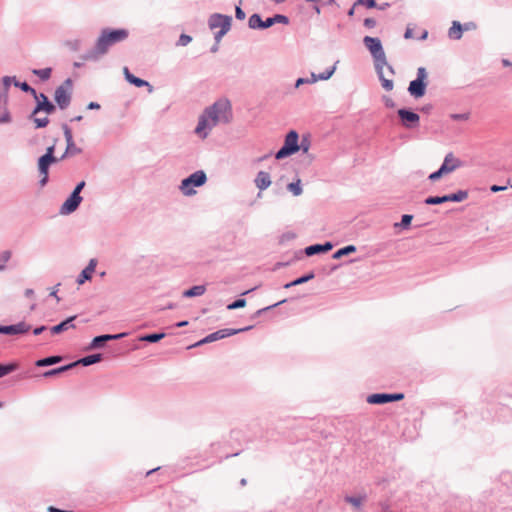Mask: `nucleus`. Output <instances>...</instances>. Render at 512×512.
I'll return each instance as SVG.
<instances>
[{
  "mask_svg": "<svg viewBox=\"0 0 512 512\" xmlns=\"http://www.w3.org/2000/svg\"><path fill=\"white\" fill-rule=\"evenodd\" d=\"M232 119L231 102L227 98H220L203 110L194 132L201 139H206L213 128L221 124H229Z\"/></svg>",
  "mask_w": 512,
  "mask_h": 512,
  "instance_id": "1",
  "label": "nucleus"
},
{
  "mask_svg": "<svg viewBox=\"0 0 512 512\" xmlns=\"http://www.w3.org/2000/svg\"><path fill=\"white\" fill-rule=\"evenodd\" d=\"M129 37V30L125 28H103L92 49L82 55L84 61H99L110 50V48L118 43L124 42Z\"/></svg>",
  "mask_w": 512,
  "mask_h": 512,
  "instance_id": "2",
  "label": "nucleus"
},
{
  "mask_svg": "<svg viewBox=\"0 0 512 512\" xmlns=\"http://www.w3.org/2000/svg\"><path fill=\"white\" fill-rule=\"evenodd\" d=\"M363 43H364L365 47L371 53V56L373 57L374 64H375V70L377 72L379 80L381 81L382 87L386 91H391L394 87L393 80L386 79L384 77L383 70H384V67L386 66L392 75L395 72H394L393 67L387 63L386 54H385V51L383 49L380 39L377 37L365 36L363 39Z\"/></svg>",
  "mask_w": 512,
  "mask_h": 512,
  "instance_id": "3",
  "label": "nucleus"
},
{
  "mask_svg": "<svg viewBox=\"0 0 512 512\" xmlns=\"http://www.w3.org/2000/svg\"><path fill=\"white\" fill-rule=\"evenodd\" d=\"M207 181L206 173L203 170H198L192 173L187 178L181 181L180 190L185 196H192L196 194L193 187H200Z\"/></svg>",
  "mask_w": 512,
  "mask_h": 512,
  "instance_id": "4",
  "label": "nucleus"
},
{
  "mask_svg": "<svg viewBox=\"0 0 512 512\" xmlns=\"http://www.w3.org/2000/svg\"><path fill=\"white\" fill-rule=\"evenodd\" d=\"M299 150V135L295 130H291L285 137L284 145L276 152L275 158L280 160L298 152Z\"/></svg>",
  "mask_w": 512,
  "mask_h": 512,
  "instance_id": "5",
  "label": "nucleus"
},
{
  "mask_svg": "<svg viewBox=\"0 0 512 512\" xmlns=\"http://www.w3.org/2000/svg\"><path fill=\"white\" fill-rule=\"evenodd\" d=\"M427 72L424 67H419L417 69V77L415 80H412L408 86V92L411 96L418 99L425 95L426 86H427Z\"/></svg>",
  "mask_w": 512,
  "mask_h": 512,
  "instance_id": "6",
  "label": "nucleus"
},
{
  "mask_svg": "<svg viewBox=\"0 0 512 512\" xmlns=\"http://www.w3.org/2000/svg\"><path fill=\"white\" fill-rule=\"evenodd\" d=\"M72 81L66 79L59 87L56 88L54 93V99L60 109H66L71 102L72 96Z\"/></svg>",
  "mask_w": 512,
  "mask_h": 512,
  "instance_id": "7",
  "label": "nucleus"
},
{
  "mask_svg": "<svg viewBox=\"0 0 512 512\" xmlns=\"http://www.w3.org/2000/svg\"><path fill=\"white\" fill-rule=\"evenodd\" d=\"M468 198V192L466 190H458L455 193L444 195V196H430L425 199L427 205H438L452 202H462Z\"/></svg>",
  "mask_w": 512,
  "mask_h": 512,
  "instance_id": "8",
  "label": "nucleus"
},
{
  "mask_svg": "<svg viewBox=\"0 0 512 512\" xmlns=\"http://www.w3.org/2000/svg\"><path fill=\"white\" fill-rule=\"evenodd\" d=\"M251 328H252V326H248V327H244V328H240V329H229V328L221 329V330H218L216 332H213V333L207 335L205 338H203L202 340L197 342L194 346H200L205 343H210V342H213L216 340H220L225 337L232 336V335L238 334L240 332L250 330Z\"/></svg>",
  "mask_w": 512,
  "mask_h": 512,
  "instance_id": "9",
  "label": "nucleus"
},
{
  "mask_svg": "<svg viewBox=\"0 0 512 512\" xmlns=\"http://www.w3.org/2000/svg\"><path fill=\"white\" fill-rule=\"evenodd\" d=\"M232 24V17L229 15H224L220 13H214L210 15L208 19V26L211 30H215L217 28L220 29H230Z\"/></svg>",
  "mask_w": 512,
  "mask_h": 512,
  "instance_id": "10",
  "label": "nucleus"
},
{
  "mask_svg": "<svg viewBox=\"0 0 512 512\" xmlns=\"http://www.w3.org/2000/svg\"><path fill=\"white\" fill-rule=\"evenodd\" d=\"M404 398V394L402 393H375L371 394L367 397V402L369 404H385L389 402L400 401Z\"/></svg>",
  "mask_w": 512,
  "mask_h": 512,
  "instance_id": "11",
  "label": "nucleus"
},
{
  "mask_svg": "<svg viewBox=\"0 0 512 512\" xmlns=\"http://www.w3.org/2000/svg\"><path fill=\"white\" fill-rule=\"evenodd\" d=\"M33 97L36 99L37 105L32 111V116H35L40 111H44L47 114H52L55 111V105L49 101L48 97L45 94L36 93V96Z\"/></svg>",
  "mask_w": 512,
  "mask_h": 512,
  "instance_id": "12",
  "label": "nucleus"
},
{
  "mask_svg": "<svg viewBox=\"0 0 512 512\" xmlns=\"http://www.w3.org/2000/svg\"><path fill=\"white\" fill-rule=\"evenodd\" d=\"M82 202V197L77 195L76 193H71V195L66 199V201L60 207V214L68 215L74 212Z\"/></svg>",
  "mask_w": 512,
  "mask_h": 512,
  "instance_id": "13",
  "label": "nucleus"
},
{
  "mask_svg": "<svg viewBox=\"0 0 512 512\" xmlns=\"http://www.w3.org/2000/svg\"><path fill=\"white\" fill-rule=\"evenodd\" d=\"M398 116L406 128L416 127L420 120V117L417 113L404 108L398 110Z\"/></svg>",
  "mask_w": 512,
  "mask_h": 512,
  "instance_id": "14",
  "label": "nucleus"
},
{
  "mask_svg": "<svg viewBox=\"0 0 512 512\" xmlns=\"http://www.w3.org/2000/svg\"><path fill=\"white\" fill-rule=\"evenodd\" d=\"M30 325H28L26 322H19L17 324L13 325H7L3 326L0 325V333L6 334V335H17V334H24L30 330Z\"/></svg>",
  "mask_w": 512,
  "mask_h": 512,
  "instance_id": "15",
  "label": "nucleus"
},
{
  "mask_svg": "<svg viewBox=\"0 0 512 512\" xmlns=\"http://www.w3.org/2000/svg\"><path fill=\"white\" fill-rule=\"evenodd\" d=\"M55 162L56 161L48 158V156H43V155L38 159V170H39V173H40V176H41L39 184L41 186H45L46 185V183L48 181L49 166L52 163H55Z\"/></svg>",
  "mask_w": 512,
  "mask_h": 512,
  "instance_id": "16",
  "label": "nucleus"
},
{
  "mask_svg": "<svg viewBox=\"0 0 512 512\" xmlns=\"http://www.w3.org/2000/svg\"><path fill=\"white\" fill-rule=\"evenodd\" d=\"M462 166V162L454 156L452 152L448 153L440 168L443 170L445 174H449L454 172L456 169Z\"/></svg>",
  "mask_w": 512,
  "mask_h": 512,
  "instance_id": "17",
  "label": "nucleus"
},
{
  "mask_svg": "<svg viewBox=\"0 0 512 512\" xmlns=\"http://www.w3.org/2000/svg\"><path fill=\"white\" fill-rule=\"evenodd\" d=\"M125 336H127V333H119V334H104V335H100V336H96L95 338H93L92 342L90 343V346L89 348L90 349H97V348H100L103 346V344L107 341H110V340H118V339H122L124 338Z\"/></svg>",
  "mask_w": 512,
  "mask_h": 512,
  "instance_id": "18",
  "label": "nucleus"
},
{
  "mask_svg": "<svg viewBox=\"0 0 512 512\" xmlns=\"http://www.w3.org/2000/svg\"><path fill=\"white\" fill-rule=\"evenodd\" d=\"M271 22L270 17L262 20L261 16L255 13L249 17L248 26L250 29H267L272 26Z\"/></svg>",
  "mask_w": 512,
  "mask_h": 512,
  "instance_id": "19",
  "label": "nucleus"
},
{
  "mask_svg": "<svg viewBox=\"0 0 512 512\" xmlns=\"http://www.w3.org/2000/svg\"><path fill=\"white\" fill-rule=\"evenodd\" d=\"M123 73H124L125 79L130 84H133L136 87H144V86H146V87H148V92L149 93L153 92V86L149 82L134 76L132 73H130V71H129V69L127 67H124Z\"/></svg>",
  "mask_w": 512,
  "mask_h": 512,
  "instance_id": "20",
  "label": "nucleus"
},
{
  "mask_svg": "<svg viewBox=\"0 0 512 512\" xmlns=\"http://www.w3.org/2000/svg\"><path fill=\"white\" fill-rule=\"evenodd\" d=\"M96 265H97V260L96 259H90L88 265L82 270V272L78 276L77 283L79 285H81L85 281L91 279L92 274L95 271Z\"/></svg>",
  "mask_w": 512,
  "mask_h": 512,
  "instance_id": "21",
  "label": "nucleus"
},
{
  "mask_svg": "<svg viewBox=\"0 0 512 512\" xmlns=\"http://www.w3.org/2000/svg\"><path fill=\"white\" fill-rule=\"evenodd\" d=\"M76 319V316L68 317L66 320L62 321L61 323L52 326L50 328V333L52 335L60 334L62 332L68 331L69 329H73L75 325L73 324L74 320Z\"/></svg>",
  "mask_w": 512,
  "mask_h": 512,
  "instance_id": "22",
  "label": "nucleus"
},
{
  "mask_svg": "<svg viewBox=\"0 0 512 512\" xmlns=\"http://www.w3.org/2000/svg\"><path fill=\"white\" fill-rule=\"evenodd\" d=\"M15 77L4 76L2 78V89L0 90V106H5L8 100V90L14 84Z\"/></svg>",
  "mask_w": 512,
  "mask_h": 512,
  "instance_id": "23",
  "label": "nucleus"
},
{
  "mask_svg": "<svg viewBox=\"0 0 512 512\" xmlns=\"http://www.w3.org/2000/svg\"><path fill=\"white\" fill-rule=\"evenodd\" d=\"M256 187L260 190H266L271 185V177L268 172L259 171L254 180Z\"/></svg>",
  "mask_w": 512,
  "mask_h": 512,
  "instance_id": "24",
  "label": "nucleus"
},
{
  "mask_svg": "<svg viewBox=\"0 0 512 512\" xmlns=\"http://www.w3.org/2000/svg\"><path fill=\"white\" fill-rule=\"evenodd\" d=\"M332 248H333V245H332L331 242H326L324 244L310 245V246L305 248V254L307 256H313V255L318 254V253L328 252Z\"/></svg>",
  "mask_w": 512,
  "mask_h": 512,
  "instance_id": "25",
  "label": "nucleus"
},
{
  "mask_svg": "<svg viewBox=\"0 0 512 512\" xmlns=\"http://www.w3.org/2000/svg\"><path fill=\"white\" fill-rule=\"evenodd\" d=\"M101 360H102L101 354H91V355L85 356V357L73 362L72 364H75V367L78 366L79 364H81L83 366H90L92 364L100 362Z\"/></svg>",
  "mask_w": 512,
  "mask_h": 512,
  "instance_id": "26",
  "label": "nucleus"
},
{
  "mask_svg": "<svg viewBox=\"0 0 512 512\" xmlns=\"http://www.w3.org/2000/svg\"><path fill=\"white\" fill-rule=\"evenodd\" d=\"M463 34V27L459 21H453L451 27L448 30V36L450 39L459 40Z\"/></svg>",
  "mask_w": 512,
  "mask_h": 512,
  "instance_id": "27",
  "label": "nucleus"
},
{
  "mask_svg": "<svg viewBox=\"0 0 512 512\" xmlns=\"http://www.w3.org/2000/svg\"><path fill=\"white\" fill-rule=\"evenodd\" d=\"M206 287L204 285H196L183 292V297H196L201 296L205 293Z\"/></svg>",
  "mask_w": 512,
  "mask_h": 512,
  "instance_id": "28",
  "label": "nucleus"
},
{
  "mask_svg": "<svg viewBox=\"0 0 512 512\" xmlns=\"http://www.w3.org/2000/svg\"><path fill=\"white\" fill-rule=\"evenodd\" d=\"M344 500L351 504L355 509H360L363 502L366 500V495L346 496Z\"/></svg>",
  "mask_w": 512,
  "mask_h": 512,
  "instance_id": "29",
  "label": "nucleus"
},
{
  "mask_svg": "<svg viewBox=\"0 0 512 512\" xmlns=\"http://www.w3.org/2000/svg\"><path fill=\"white\" fill-rule=\"evenodd\" d=\"M75 367V364H68V365H65V366H61V367H58V368H54V369H51L49 371H46L43 373V376L48 378V377H52V376H55V375H58L60 373H63L65 371H68L72 368Z\"/></svg>",
  "mask_w": 512,
  "mask_h": 512,
  "instance_id": "30",
  "label": "nucleus"
},
{
  "mask_svg": "<svg viewBox=\"0 0 512 512\" xmlns=\"http://www.w3.org/2000/svg\"><path fill=\"white\" fill-rule=\"evenodd\" d=\"M18 369V364L16 362L1 364L0 363V378L14 372Z\"/></svg>",
  "mask_w": 512,
  "mask_h": 512,
  "instance_id": "31",
  "label": "nucleus"
},
{
  "mask_svg": "<svg viewBox=\"0 0 512 512\" xmlns=\"http://www.w3.org/2000/svg\"><path fill=\"white\" fill-rule=\"evenodd\" d=\"M60 361H61L60 356H50V357H46V358L39 359L38 361H36V366H38V367L50 366V365L56 364Z\"/></svg>",
  "mask_w": 512,
  "mask_h": 512,
  "instance_id": "32",
  "label": "nucleus"
},
{
  "mask_svg": "<svg viewBox=\"0 0 512 512\" xmlns=\"http://www.w3.org/2000/svg\"><path fill=\"white\" fill-rule=\"evenodd\" d=\"M314 278V273L311 272L307 275H304L302 277H299L295 280H293L292 282H289L287 284L284 285V288H290V287H293V286H297V285H300V284H303V283H306L308 282L309 280L313 279Z\"/></svg>",
  "mask_w": 512,
  "mask_h": 512,
  "instance_id": "33",
  "label": "nucleus"
},
{
  "mask_svg": "<svg viewBox=\"0 0 512 512\" xmlns=\"http://www.w3.org/2000/svg\"><path fill=\"white\" fill-rule=\"evenodd\" d=\"M66 144H67L66 150H65L63 156L61 157L62 159L65 158L66 156H74V155L80 154L82 152V149L77 147L75 145L74 141L68 142Z\"/></svg>",
  "mask_w": 512,
  "mask_h": 512,
  "instance_id": "34",
  "label": "nucleus"
},
{
  "mask_svg": "<svg viewBox=\"0 0 512 512\" xmlns=\"http://www.w3.org/2000/svg\"><path fill=\"white\" fill-rule=\"evenodd\" d=\"M356 251V247L354 245H348V246H345L339 250H337L334 254H333V259H340L341 257L343 256H346V255H349L351 253H354Z\"/></svg>",
  "mask_w": 512,
  "mask_h": 512,
  "instance_id": "35",
  "label": "nucleus"
},
{
  "mask_svg": "<svg viewBox=\"0 0 512 512\" xmlns=\"http://www.w3.org/2000/svg\"><path fill=\"white\" fill-rule=\"evenodd\" d=\"M287 189L294 195L299 196L302 194L303 189L301 187V180L297 179L295 182H292L287 185Z\"/></svg>",
  "mask_w": 512,
  "mask_h": 512,
  "instance_id": "36",
  "label": "nucleus"
},
{
  "mask_svg": "<svg viewBox=\"0 0 512 512\" xmlns=\"http://www.w3.org/2000/svg\"><path fill=\"white\" fill-rule=\"evenodd\" d=\"M165 337V333H153L140 337V341L156 343Z\"/></svg>",
  "mask_w": 512,
  "mask_h": 512,
  "instance_id": "37",
  "label": "nucleus"
},
{
  "mask_svg": "<svg viewBox=\"0 0 512 512\" xmlns=\"http://www.w3.org/2000/svg\"><path fill=\"white\" fill-rule=\"evenodd\" d=\"M32 73L38 76L42 81H46L51 77L52 69L44 68V69H33Z\"/></svg>",
  "mask_w": 512,
  "mask_h": 512,
  "instance_id": "38",
  "label": "nucleus"
},
{
  "mask_svg": "<svg viewBox=\"0 0 512 512\" xmlns=\"http://www.w3.org/2000/svg\"><path fill=\"white\" fill-rule=\"evenodd\" d=\"M14 86L20 88L24 92L30 93L32 96H36V90L30 87L26 82H19L15 79Z\"/></svg>",
  "mask_w": 512,
  "mask_h": 512,
  "instance_id": "39",
  "label": "nucleus"
},
{
  "mask_svg": "<svg viewBox=\"0 0 512 512\" xmlns=\"http://www.w3.org/2000/svg\"><path fill=\"white\" fill-rule=\"evenodd\" d=\"M270 20L272 21L271 22L272 26L277 23H281V24H285V25H287L289 23V18L282 14H276V15L270 17Z\"/></svg>",
  "mask_w": 512,
  "mask_h": 512,
  "instance_id": "40",
  "label": "nucleus"
},
{
  "mask_svg": "<svg viewBox=\"0 0 512 512\" xmlns=\"http://www.w3.org/2000/svg\"><path fill=\"white\" fill-rule=\"evenodd\" d=\"M336 70V65L332 66L331 68H328L326 69L324 72L322 73H319V74H316L317 75V78L319 80H328L332 77V75L334 74Z\"/></svg>",
  "mask_w": 512,
  "mask_h": 512,
  "instance_id": "41",
  "label": "nucleus"
},
{
  "mask_svg": "<svg viewBox=\"0 0 512 512\" xmlns=\"http://www.w3.org/2000/svg\"><path fill=\"white\" fill-rule=\"evenodd\" d=\"M31 119L36 125V128H44L49 124V119L47 117L44 118H36L35 116L31 115Z\"/></svg>",
  "mask_w": 512,
  "mask_h": 512,
  "instance_id": "42",
  "label": "nucleus"
},
{
  "mask_svg": "<svg viewBox=\"0 0 512 512\" xmlns=\"http://www.w3.org/2000/svg\"><path fill=\"white\" fill-rule=\"evenodd\" d=\"M246 306V300L243 298L237 299L236 301L232 302L227 306L228 310H234L238 308H243Z\"/></svg>",
  "mask_w": 512,
  "mask_h": 512,
  "instance_id": "43",
  "label": "nucleus"
},
{
  "mask_svg": "<svg viewBox=\"0 0 512 512\" xmlns=\"http://www.w3.org/2000/svg\"><path fill=\"white\" fill-rule=\"evenodd\" d=\"M10 258H11V252L8 250L3 251L0 254V270H3L5 268V264L9 261Z\"/></svg>",
  "mask_w": 512,
  "mask_h": 512,
  "instance_id": "44",
  "label": "nucleus"
},
{
  "mask_svg": "<svg viewBox=\"0 0 512 512\" xmlns=\"http://www.w3.org/2000/svg\"><path fill=\"white\" fill-rule=\"evenodd\" d=\"M412 219H413L412 215L404 214L402 216L401 223L400 224L396 223L395 226L400 225L403 228H407L410 225Z\"/></svg>",
  "mask_w": 512,
  "mask_h": 512,
  "instance_id": "45",
  "label": "nucleus"
},
{
  "mask_svg": "<svg viewBox=\"0 0 512 512\" xmlns=\"http://www.w3.org/2000/svg\"><path fill=\"white\" fill-rule=\"evenodd\" d=\"M192 41V37L187 35V34H181L178 41H177V45L178 46H186L188 45L190 42Z\"/></svg>",
  "mask_w": 512,
  "mask_h": 512,
  "instance_id": "46",
  "label": "nucleus"
},
{
  "mask_svg": "<svg viewBox=\"0 0 512 512\" xmlns=\"http://www.w3.org/2000/svg\"><path fill=\"white\" fill-rule=\"evenodd\" d=\"M62 129H63V133H64V137H65L66 143L74 141L73 140V136H72V131L68 127V125L67 124H63L62 125Z\"/></svg>",
  "mask_w": 512,
  "mask_h": 512,
  "instance_id": "47",
  "label": "nucleus"
},
{
  "mask_svg": "<svg viewBox=\"0 0 512 512\" xmlns=\"http://www.w3.org/2000/svg\"><path fill=\"white\" fill-rule=\"evenodd\" d=\"M446 175L444 173V169L442 170L441 168H439L437 171L431 173L429 176H428V179L430 181H437L439 180L442 176Z\"/></svg>",
  "mask_w": 512,
  "mask_h": 512,
  "instance_id": "48",
  "label": "nucleus"
},
{
  "mask_svg": "<svg viewBox=\"0 0 512 512\" xmlns=\"http://www.w3.org/2000/svg\"><path fill=\"white\" fill-rule=\"evenodd\" d=\"M355 5H363L367 8H374L376 7V2L375 0H357Z\"/></svg>",
  "mask_w": 512,
  "mask_h": 512,
  "instance_id": "49",
  "label": "nucleus"
},
{
  "mask_svg": "<svg viewBox=\"0 0 512 512\" xmlns=\"http://www.w3.org/2000/svg\"><path fill=\"white\" fill-rule=\"evenodd\" d=\"M299 146H300V150L303 152V153H308L309 149H310V141L306 138H303L301 140V142L299 143Z\"/></svg>",
  "mask_w": 512,
  "mask_h": 512,
  "instance_id": "50",
  "label": "nucleus"
},
{
  "mask_svg": "<svg viewBox=\"0 0 512 512\" xmlns=\"http://www.w3.org/2000/svg\"><path fill=\"white\" fill-rule=\"evenodd\" d=\"M229 30L230 29H220L218 32H216L214 35L215 42L220 43L223 36L226 35Z\"/></svg>",
  "mask_w": 512,
  "mask_h": 512,
  "instance_id": "51",
  "label": "nucleus"
},
{
  "mask_svg": "<svg viewBox=\"0 0 512 512\" xmlns=\"http://www.w3.org/2000/svg\"><path fill=\"white\" fill-rule=\"evenodd\" d=\"M235 16L238 20H244L246 17L245 12L239 5L235 7Z\"/></svg>",
  "mask_w": 512,
  "mask_h": 512,
  "instance_id": "52",
  "label": "nucleus"
},
{
  "mask_svg": "<svg viewBox=\"0 0 512 512\" xmlns=\"http://www.w3.org/2000/svg\"><path fill=\"white\" fill-rule=\"evenodd\" d=\"M54 151H55V146L54 145L49 146L46 149V153L43 156H48V158H50V159H52L54 161H57V158L54 157Z\"/></svg>",
  "mask_w": 512,
  "mask_h": 512,
  "instance_id": "53",
  "label": "nucleus"
},
{
  "mask_svg": "<svg viewBox=\"0 0 512 512\" xmlns=\"http://www.w3.org/2000/svg\"><path fill=\"white\" fill-rule=\"evenodd\" d=\"M451 118L456 121H464L469 118V115L467 113L451 114Z\"/></svg>",
  "mask_w": 512,
  "mask_h": 512,
  "instance_id": "54",
  "label": "nucleus"
},
{
  "mask_svg": "<svg viewBox=\"0 0 512 512\" xmlns=\"http://www.w3.org/2000/svg\"><path fill=\"white\" fill-rule=\"evenodd\" d=\"M364 26L371 29L376 26V20L374 18H366L364 20Z\"/></svg>",
  "mask_w": 512,
  "mask_h": 512,
  "instance_id": "55",
  "label": "nucleus"
},
{
  "mask_svg": "<svg viewBox=\"0 0 512 512\" xmlns=\"http://www.w3.org/2000/svg\"><path fill=\"white\" fill-rule=\"evenodd\" d=\"M10 120H11V118H10L9 112L6 109H4L3 114L0 116V124L8 123V122H10Z\"/></svg>",
  "mask_w": 512,
  "mask_h": 512,
  "instance_id": "56",
  "label": "nucleus"
},
{
  "mask_svg": "<svg viewBox=\"0 0 512 512\" xmlns=\"http://www.w3.org/2000/svg\"><path fill=\"white\" fill-rule=\"evenodd\" d=\"M67 46L70 47L72 50H78L80 47V41L74 40V41H68Z\"/></svg>",
  "mask_w": 512,
  "mask_h": 512,
  "instance_id": "57",
  "label": "nucleus"
},
{
  "mask_svg": "<svg viewBox=\"0 0 512 512\" xmlns=\"http://www.w3.org/2000/svg\"><path fill=\"white\" fill-rule=\"evenodd\" d=\"M85 187V182L84 181H81L79 182L76 187L74 188V190L72 191V193H76L77 195H80L82 189Z\"/></svg>",
  "mask_w": 512,
  "mask_h": 512,
  "instance_id": "58",
  "label": "nucleus"
},
{
  "mask_svg": "<svg viewBox=\"0 0 512 512\" xmlns=\"http://www.w3.org/2000/svg\"><path fill=\"white\" fill-rule=\"evenodd\" d=\"M303 84H308V78H298L295 83V87L298 88Z\"/></svg>",
  "mask_w": 512,
  "mask_h": 512,
  "instance_id": "59",
  "label": "nucleus"
},
{
  "mask_svg": "<svg viewBox=\"0 0 512 512\" xmlns=\"http://www.w3.org/2000/svg\"><path fill=\"white\" fill-rule=\"evenodd\" d=\"M462 27H463V31H464V30H466V31H467V30L475 29V28H476V25H475V23H473V22H467V23H465L464 25H462Z\"/></svg>",
  "mask_w": 512,
  "mask_h": 512,
  "instance_id": "60",
  "label": "nucleus"
},
{
  "mask_svg": "<svg viewBox=\"0 0 512 512\" xmlns=\"http://www.w3.org/2000/svg\"><path fill=\"white\" fill-rule=\"evenodd\" d=\"M45 330H47V327L46 326H40V327H37L33 330V334L34 335H40L41 333H43Z\"/></svg>",
  "mask_w": 512,
  "mask_h": 512,
  "instance_id": "61",
  "label": "nucleus"
},
{
  "mask_svg": "<svg viewBox=\"0 0 512 512\" xmlns=\"http://www.w3.org/2000/svg\"><path fill=\"white\" fill-rule=\"evenodd\" d=\"M506 189L505 186H498V185H493L491 186L490 190L492 192H499V191H504Z\"/></svg>",
  "mask_w": 512,
  "mask_h": 512,
  "instance_id": "62",
  "label": "nucleus"
},
{
  "mask_svg": "<svg viewBox=\"0 0 512 512\" xmlns=\"http://www.w3.org/2000/svg\"><path fill=\"white\" fill-rule=\"evenodd\" d=\"M404 38H405V39H411V38H413V31H412V29H411V28H409V27H408V28L406 29V31H405V33H404Z\"/></svg>",
  "mask_w": 512,
  "mask_h": 512,
  "instance_id": "63",
  "label": "nucleus"
},
{
  "mask_svg": "<svg viewBox=\"0 0 512 512\" xmlns=\"http://www.w3.org/2000/svg\"><path fill=\"white\" fill-rule=\"evenodd\" d=\"M47 512H72V511H66V510H61V509H58L54 506H49L47 508Z\"/></svg>",
  "mask_w": 512,
  "mask_h": 512,
  "instance_id": "64",
  "label": "nucleus"
}]
</instances>
